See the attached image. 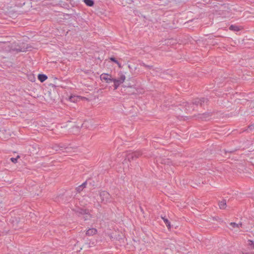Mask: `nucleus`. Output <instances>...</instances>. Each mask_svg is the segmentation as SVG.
<instances>
[{
    "label": "nucleus",
    "instance_id": "1",
    "mask_svg": "<svg viewBox=\"0 0 254 254\" xmlns=\"http://www.w3.org/2000/svg\"><path fill=\"white\" fill-rule=\"evenodd\" d=\"M208 102V100L205 98H196L195 99L193 102L191 103H187L185 107L186 110L190 112L191 111L194 110V106H200L202 107L204 105V104H207Z\"/></svg>",
    "mask_w": 254,
    "mask_h": 254
},
{
    "label": "nucleus",
    "instance_id": "2",
    "mask_svg": "<svg viewBox=\"0 0 254 254\" xmlns=\"http://www.w3.org/2000/svg\"><path fill=\"white\" fill-rule=\"evenodd\" d=\"M125 79L126 76L123 73L120 74L118 79L113 78L112 82H114V90L117 89L119 86L125 81Z\"/></svg>",
    "mask_w": 254,
    "mask_h": 254
},
{
    "label": "nucleus",
    "instance_id": "3",
    "mask_svg": "<svg viewBox=\"0 0 254 254\" xmlns=\"http://www.w3.org/2000/svg\"><path fill=\"white\" fill-rule=\"evenodd\" d=\"M141 155V154L139 151H135L133 152H128L127 155L126 159L128 160L129 161L133 160Z\"/></svg>",
    "mask_w": 254,
    "mask_h": 254
},
{
    "label": "nucleus",
    "instance_id": "4",
    "mask_svg": "<svg viewBox=\"0 0 254 254\" xmlns=\"http://www.w3.org/2000/svg\"><path fill=\"white\" fill-rule=\"evenodd\" d=\"M100 197L102 201L105 203L111 201L110 194L106 191H102L100 192Z\"/></svg>",
    "mask_w": 254,
    "mask_h": 254
},
{
    "label": "nucleus",
    "instance_id": "5",
    "mask_svg": "<svg viewBox=\"0 0 254 254\" xmlns=\"http://www.w3.org/2000/svg\"><path fill=\"white\" fill-rule=\"evenodd\" d=\"M227 227L234 232L238 231L240 227H242V223H228Z\"/></svg>",
    "mask_w": 254,
    "mask_h": 254
},
{
    "label": "nucleus",
    "instance_id": "6",
    "mask_svg": "<svg viewBox=\"0 0 254 254\" xmlns=\"http://www.w3.org/2000/svg\"><path fill=\"white\" fill-rule=\"evenodd\" d=\"M79 213L81 214L80 217H82L84 221L89 220L91 217V215L88 213V211L86 209H80Z\"/></svg>",
    "mask_w": 254,
    "mask_h": 254
},
{
    "label": "nucleus",
    "instance_id": "7",
    "mask_svg": "<svg viewBox=\"0 0 254 254\" xmlns=\"http://www.w3.org/2000/svg\"><path fill=\"white\" fill-rule=\"evenodd\" d=\"M100 79L101 80H104L106 83H110L112 82L113 78H111V75L107 73H102L100 75Z\"/></svg>",
    "mask_w": 254,
    "mask_h": 254
},
{
    "label": "nucleus",
    "instance_id": "8",
    "mask_svg": "<svg viewBox=\"0 0 254 254\" xmlns=\"http://www.w3.org/2000/svg\"><path fill=\"white\" fill-rule=\"evenodd\" d=\"M48 78V76L44 74H39L38 75V79L41 82H43Z\"/></svg>",
    "mask_w": 254,
    "mask_h": 254
},
{
    "label": "nucleus",
    "instance_id": "9",
    "mask_svg": "<svg viewBox=\"0 0 254 254\" xmlns=\"http://www.w3.org/2000/svg\"><path fill=\"white\" fill-rule=\"evenodd\" d=\"M97 230L95 228H90L86 232V235L89 236H92L96 234L97 233Z\"/></svg>",
    "mask_w": 254,
    "mask_h": 254
},
{
    "label": "nucleus",
    "instance_id": "10",
    "mask_svg": "<svg viewBox=\"0 0 254 254\" xmlns=\"http://www.w3.org/2000/svg\"><path fill=\"white\" fill-rule=\"evenodd\" d=\"M219 206L221 209H225L226 207V200L225 199H223L220 201L219 202Z\"/></svg>",
    "mask_w": 254,
    "mask_h": 254
},
{
    "label": "nucleus",
    "instance_id": "11",
    "mask_svg": "<svg viewBox=\"0 0 254 254\" xmlns=\"http://www.w3.org/2000/svg\"><path fill=\"white\" fill-rule=\"evenodd\" d=\"M247 245L250 249H254V241L251 240H248L247 242Z\"/></svg>",
    "mask_w": 254,
    "mask_h": 254
},
{
    "label": "nucleus",
    "instance_id": "12",
    "mask_svg": "<svg viewBox=\"0 0 254 254\" xmlns=\"http://www.w3.org/2000/svg\"><path fill=\"white\" fill-rule=\"evenodd\" d=\"M79 99V96H70L69 97V100L72 102H76L78 99Z\"/></svg>",
    "mask_w": 254,
    "mask_h": 254
},
{
    "label": "nucleus",
    "instance_id": "13",
    "mask_svg": "<svg viewBox=\"0 0 254 254\" xmlns=\"http://www.w3.org/2000/svg\"><path fill=\"white\" fill-rule=\"evenodd\" d=\"M229 29L234 31H239L240 30L239 27L235 25H231L229 27Z\"/></svg>",
    "mask_w": 254,
    "mask_h": 254
},
{
    "label": "nucleus",
    "instance_id": "14",
    "mask_svg": "<svg viewBox=\"0 0 254 254\" xmlns=\"http://www.w3.org/2000/svg\"><path fill=\"white\" fill-rule=\"evenodd\" d=\"M84 2L88 6H92L94 4L93 0H84Z\"/></svg>",
    "mask_w": 254,
    "mask_h": 254
},
{
    "label": "nucleus",
    "instance_id": "15",
    "mask_svg": "<svg viewBox=\"0 0 254 254\" xmlns=\"http://www.w3.org/2000/svg\"><path fill=\"white\" fill-rule=\"evenodd\" d=\"M110 60L112 61V62H114L115 63H116V64H118V65L119 66V67H122V65H121V64L114 57H111L110 58Z\"/></svg>",
    "mask_w": 254,
    "mask_h": 254
},
{
    "label": "nucleus",
    "instance_id": "16",
    "mask_svg": "<svg viewBox=\"0 0 254 254\" xmlns=\"http://www.w3.org/2000/svg\"><path fill=\"white\" fill-rule=\"evenodd\" d=\"M27 49H28L27 46H26V47H25V46H24L22 48H16V49H14V50H15L17 52H25L27 50Z\"/></svg>",
    "mask_w": 254,
    "mask_h": 254
},
{
    "label": "nucleus",
    "instance_id": "17",
    "mask_svg": "<svg viewBox=\"0 0 254 254\" xmlns=\"http://www.w3.org/2000/svg\"><path fill=\"white\" fill-rule=\"evenodd\" d=\"M140 65L143 66H144L147 68H149V69H152L153 67V66L152 65H147L145 64H144V63H141L140 64Z\"/></svg>",
    "mask_w": 254,
    "mask_h": 254
},
{
    "label": "nucleus",
    "instance_id": "18",
    "mask_svg": "<svg viewBox=\"0 0 254 254\" xmlns=\"http://www.w3.org/2000/svg\"><path fill=\"white\" fill-rule=\"evenodd\" d=\"M61 147H60L59 145H57V144H56V145H55L53 146V148L55 151H59V150H61Z\"/></svg>",
    "mask_w": 254,
    "mask_h": 254
},
{
    "label": "nucleus",
    "instance_id": "19",
    "mask_svg": "<svg viewBox=\"0 0 254 254\" xmlns=\"http://www.w3.org/2000/svg\"><path fill=\"white\" fill-rule=\"evenodd\" d=\"M19 157V156H17V157H16V158H13V157H12V158H10V160H11L13 163H17V159H18V158Z\"/></svg>",
    "mask_w": 254,
    "mask_h": 254
},
{
    "label": "nucleus",
    "instance_id": "20",
    "mask_svg": "<svg viewBox=\"0 0 254 254\" xmlns=\"http://www.w3.org/2000/svg\"><path fill=\"white\" fill-rule=\"evenodd\" d=\"M248 129L250 131H252L254 129V124L250 125L248 127Z\"/></svg>",
    "mask_w": 254,
    "mask_h": 254
},
{
    "label": "nucleus",
    "instance_id": "21",
    "mask_svg": "<svg viewBox=\"0 0 254 254\" xmlns=\"http://www.w3.org/2000/svg\"><path fill=\"white\" fill-rule=\"evenodd\" d=\"M212 220L213 221H219V222L222 221L221 220V219L219 217H218V216L213 217L212 218Z\"/></svg>",
    "mask_w": 254,
    "mask_h": 254
},
{
    "label": "nucleus",
    "instance_id": "22",
    "mask_svg": "<svg viewBox=\"0 0 254 254\" xmlns=\"http://www.w3.org/2000/svg\"><path fill=\"white\" fill-rule=\"evenodd\" d=\"M76 190L78 192H80L83 190V189L80 186H79L76 188Z\"/></svg>",
    "mask_w": 254,
    "mask_h": 254
},
{
    "label": "nucleus",
    "instance_id": "23",
    "mask_svg": "<svg viewBox=\"0 0 254 254\" xmlns=\"http://www.w3.org/2000/svg\"><path fill=\"white\" fill-rule=\"evenodd\" d=\"M38 148V149L39 150V147L38 146V145L36 144H33V149H34V148L36 150V148ZM34 152V150H33V152Z\"/></svg>",
    "mask_w": 254,
    "mask_h": 254
},
{
    "label": "nucleus",
    "instance_id": "24",
    "mask_svg": "<svg viewBox=\"0 0 254 254\" xmlns=\"http://www.w3.org/2000/svg\"><path fill=\"white\" fill-rule=\"evenodd\" d=\"M87 185V182L85 181L83 183H82L81 185H80L83 189L85 188L86 187V186Z\"/></svg>",
    "mask_w": 254,
    "mask_h": 254
},
{
    "label": "nucleus",
    "instance_id": "25",
    "mask_svg": "<svg viewBox=\"0 0 254 254\" xmlns=\"http://www.w3.org/2000/svg\"><path fill=\"white\" fill-rule=\"evenodd\" d=\"M166 227H167L168 230H170L172 227L171 223H165Z\"/></svg>",
    "mask_w": 254,
    "mask_h": 254
},
{
    "label": "nucleus",
    "instance_id": "26",
    "mask_svg": "<svg viewBox=\"0 0 254 254\" xmlns=\"http://www.w3.org/2000/svg\"><path fill=\"white\" fill-rule=\"evenodd\" d=\"M162 218L164 220V222H166V223L169 222L168 220L167 219H164L163 217H162Z\"/></svg>",
    "mask_w": 254,
    "mask_h": 254
}]
</instances>
